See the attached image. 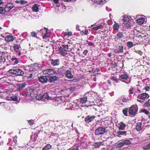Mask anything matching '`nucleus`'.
<instances>
[{"instance_id": "obj_16", "label": "nucleus", "mask_w": 150, "mask_h": 150, "mask_svg": "<svg viewBox=\"0 0 150 150\" xmlns=\"http://www.w3.org/2000/svg\"><path fill=\"white\" fill-rule=\"evenodd\" d=\"M57 80V77L55 76H52L49 77L48 81L50 83L54 82Z\"/></svg>"}, {"instance_id": "obj_19", "label": "nucleus", "mask_w": 150, "mask_h": 150, "mask_svg": "<svg viewBox=\"0 0 150 150\" xmlns=\"http://www.w3.org/2000/svg\"><path fill=\"white\" fill-rule=\"evenodd\" d=\"M38 7L37 4H34L32 7V9L33 11L37 12L38 11Z\"/></svg>"}, {"instance_id": "obj_51", "label": "nucleus", "mask_w": 150, "mask_h": 150, "mask_svg": "<svg viewBox=\"0 0 150 150\" xmlns=\"http://www.w3.org/2000/svg\"><path fill=\"white\" fill-rule=\"evenodd\" d=\"M28 122L29 123H31L30 125H32L33 124L34 122H32V120H30L28 121Z\"/></svg>"}, {"instance_id": "obj_5", "label": "nucleus", "mask_w": 150, "mask_h": 150, "mask_svg": "<svg viewBox=\"0 0 150 150\" xmlns=\"http://www.w3.org/2000/svg\"><path fill=\"white\" fill-rule=\"evenodd\" d=\"M123 23L127 27H129L131 25V24L129 21V18L125 17H124L123 18Z\"/></svg>"}, {"instance_id": "obj_26", "label": "nucleus", "mask_w": 150, "mask_h": 150, "mask_svg": "<svg viewBox=\"0 0 150 150\" xmlns=\"http://www.w3.org/2000/svg\"><path fill=\"white\" fill-rule=\"evenodd\" d=\"M124 146V142H119L117 143L116 146L117 148H120Z\"/></svg>"}, {"instance_id": "obj_44", "label": "nucleus", "mask_w": 150, "mask_h": 150, "mask_svg": "<svg viewBox=\"0 0 150 150\" xmlns=\"http://www.w3.org/2000/svg\"><path fill=\"white\" fill-rule=\"evenodd\" d=\"M88 33V30L87 29H86L85 30L84 35H87Z\"/></svg>"}, {"instance_id": "obj_42", "label": "nucleus", "mask_w": 150, "mask_h": 150, "mask_svg": "<svg viewBox=\"0 0 150 150\" xmlns=\"http://www.w3.org/2000/svg\"><path fill=\"white\" fill-rule=\"evenodd\" d=\"M111 79L115 81L116 82H117L118 81V80L117 79L114 77H112L111 78Z\"/></svg>"}, {"instance_id": "obj_36", "label": "nucleus", "mask_w": 150, "mask_h": 150, "mask_svg": "<svg viewBox=\"0 0 150 150\" xmlns=\"http://www.w3.org/2000/svg\"><path fill=\"white\" fill-rule=\"evenodd\" d=\"M64 35L65 36L68 35L69 36H71L72 34L71 32H68L64 33Z\"/></svg>"}, {"instance_id": "obj_30", "label": "nucleus", "mask_w": 150, "mask_h": 150, "mask_svg": "<svg viewBox=\"0 0 150 150\" xmlns=\"http://www.w3.org/2000/svg\"><path fill=\"white\" fill-rule=\"evenodd\" d=\"M123 142L124 144H125L126 145H129L131 144L130 141L129 139H125L123 140Z\"/></svg>"}, {"instance_id": "obj_15", "label": "nucleus", "mask_w": 150, "mask_h": 150, "mask_svg": "<svg viewBox=\"0 0 150 150\" xmlns=\"http://www.w3.org/2000/svg\"><path fill=\"white\" fill-rule=\"evenodd\" d=\"M14 39L13 37L11 35H7L5 38V40L8 42L13 41Z\"/></svg>"}, {"instance_id": "obj_46", "label": "nucleus", "mask_w": 150, "mask_h": 150, "mask_svg": "<svg viewBox=\"0 0 150 150\" xmlns=\"http://www.w3.org/2000/svg\"><path fill=\"white\" fill-rule=\"evenodd\" d=\"M132 88H130L129 89V93L130 94H132L133 93V91H132Z\"/></svg>"}, {"instance_id": "obj_10", "label": "nucleus", "mask_w": 150, "mask_h": 150, "mask_svg": "<svg viewBox=\"0 0 150 150\" xmlns=\"http://www.w3.org/2000/svg\"><path fill=\"white\" fill-rule=\"evenodd\" d=\"M50 61L51 64L54 66L58 65L59 64V61L58 59L56 60L51 59Z\"/></svg>"}, {"instance_id": "obj_9", "label": "nucleus", "mask_w": 150, "mask_h": 150, "mask_svg": "<svg viewBox=\"0 0 150 150\" xmlns=\"http://www.w3.org/2000/svg\"><path fill=\"white\" fill-rule=\"evenodd\" d=\"M43 72L45 74L49 75H51L55 74V71L54 69H51L45 70L43 71Z\"/></svg>"}, {"instance_id": "obj_52", "label": "nucleus", "mask_w": 150, "mask_h": 150, "mask_svg": "<svg viewBox=\"0 0 150 150\" xmlns=\"http://www.w3.org/2000/svg\"><path fill=\"white\" fill-rule=\"evenodd\" d=\"M12 99L14 100H17V98L16 96H14L13 98H12Z\"/></svg>"}, {"instance_id": "obj_40", "label": "nucleus", "mask_w": 150, "mask_h": 150, "mask_svg": "<svg viewBox=\"0 0 150 150\" xmlns=\"http://www.w3.org/2000/svg\"><path fill=\"white\" fill-rule=\"evenodd\" d=\"M49 34L47 33L45 34L43 36V38H45V39H46V38H48L49 36Z\"/></svg>"}, {"instance_id": "obj_45", "label": "nucleus", "mask_w": 150, "mask_h": 150, "mask_svg": "<svg viewBox=\"0 0 150 150\" xmlns=\"http://www.w3.org/2000/svg\"><path fill=\"white\" fill-rule=\"evenodd\" d=\"M87 42H88V44L89 45V46H93V44L92 42H88V41H87Z\"/></svg>"}, {"instance_id": "obj_32", "label": "nucleus", "mask_w": 150, "mask_h": 150, "mask_svg": "<svg viewBox=\"0 0 150 150\" xmlns=\"http://www.w3.org/2000/svg\"><path fill=\"white\" fill-rule=\"evenodd\" d=\"M127 46L129 48L132 47L133 46V43L132 42L130 41L128 42L127 43Z\"/></svg>"}, {"instance_id": "obj_22", "label": "nucleus", "mask_w": 150, "mask_h": 150, "mask_svg": "<svg viewBox=\"0 0 150 150\" xmlns=\"http://www.w3.org/2000/svg\"><path fill=\"white\" fill-rule=\"evenodd\" d=\"M52 146L49 144H47L42 149V150H48L51 149Z\"/></svg>"}, {"instance_id": "obj_50", "label": "nucleus", "mask_w": 150, "mask_h": 150, "mask_svg": "<svg viewBox=\"0 0 150 150\" xmlns=\"http://www.w3.org/2000/svg\"><path fill=\"white\" fill-rule=\"evenodd\" d=\"M150 88L149 86H147L145 88V89L146 90V91H149V89Z\"/></svg>"}, {"instance_id": "obj_38", "label": "nucleus", "mask_w": 150, "mask_h": 150, "mask_svg": "<svg viewBox=\"0 0 150 150\" xmlns=\"http://www.w3.org/2000/svg\"><path fill=\"white\" fill-rule=\"evenodd\" d=\"M31 36L33 37H37L36 33L35 32H32L31 33Z\"/></svg>"}, {"instance_id": "obj_53", "label": "nucleus", "mask_w": 150, "mask_h": 150, "mask_svg": "<svg viewBox=\"0 0 150 150\" xmlns=\"http://www.w3.org/2000/svg\"><path fill=\"white\" fill-rule=\"evenodd\" d=\"M145 106L148 107L150 106V105L149 103H146L145 104Z\"/></svg>"}, {"instance_id": "obj_57", "label": "nucleus", "mask_w": 150, "mask_h": 150, "mask_svg": "<svg viewBox=\"0 0 150 150\" xmlns=\"http://www.w3.org/2000/svg\"><path fill=\"white\" fill-rule=\"evenodd\" d=\"M140 36H142V35H140ZM142 38H145L146 37V35H145L143 36H142Z\"/></svg>"}, {"instance_id": "obj_63", "label": "nucleus", "mask_w": 150, "mask_h": 150, "mask_svg": "<svg viewBox=\"0 0 150 150\" xmlns=\"http://www.w3.org/2000/svg\"><path fill=\"white\" fill-rule=\"evenodd\" d=\"M73 87H71L70 88H69V89H70V90H71L73 89Z\"/></svg>"}, {"instance_id": "obj_56", "label": "nucleus", "mask_w": 150, "mask_h": 150, "mask_svg": "<svg viewBox=\"0 0 150 150\" xmlns=\"http://www.w3.org/2000/svg\"><path fill=\"white\" fill-rule=\"evenodd\" d=\"M4 3L3 2H1L0 3V6H3Z\"/></svg>"}, {"instance_id": "obj_64", "label": "nucleus", "mask_w": 150, "mask_h": 150, "mask_svg": "<svg viewBox=\"0 0 150 150\" xmlns=\"http://www.w3.org/2000/svg\"><path fill=\"white\" fill-rule=\"evenodd\" d=\"M76 30H80V29H79V28L76 27Z\"/></svg>"}, {"instance_id": "obj_43", "label": "nucleus", "mask_w": 150, "mask_h": 150, "mask_svg": "<svg viewBox=\"0 0 150 150\" xmlns=\"http://www.w3.org/2000/svg\"><path fill=\"white\" fill-rule=\"evenodd\" d=\"M4 12V10L3 7H0V13L3 14Z\"/></svg>"}, {"instance_id": "obj_1", "label": "nucleus", "mask_w": 150, "mask_h": 150, "mask_svg": "<svg viewBox=\"0 0 150 150\" xmlns=\"http://www.w3.org/2000/svg\"><path fill=\"white\" fill-rule=\"evenodd\" d=\"M9 72L10 73L14 74L16 76H22L24 73L22 69L19 68L10 69Z\"/></svg>"}, {"instance_id": "obj_6", "label": "nucleus", "mask_w": 150, "mask_h": 150, "mask_svg": "<svg viewBox=\"0 0 150 150\" xmlns=\"http://www.w3.org/2000/svg\"><path fill=\"white\" fill-rule=\"evenodd\" d=\"M149 96L146 93H144L142 94L139 95L137 98L141 100H145L149 98Z\"/></svg>"}, {"instance_id": "obj_60", "label": "nucleus", "mask_w": 150, "mask_h": 150, "mask_svg": "<svg viewBox=\"0 0 150 150\" xmlns=\"http://www.w3.org/2000/svg\"><path fill=\"white\" fill-rule=\"evenodd\" d=\"M33 76V75L32 74H30V76L28 77H30V78H31Z\"/></svg>"}, {"instance_id": "obj_25", "label": "nucleus", "mask_w": 150, "mask_h": 150, "mask_svg": "<svg viewBox=\"0 0 150 150\" xmlns=\"http://www.w3.org/2000/svg\"><path fill=\"white\" fill-rule=\"evenodd\" d=\"M87 101V98L86 97L84 98H82L80 99V103H81L83 104L86 103Z\"/></svg>"}, {"instance_id": "obj_41", "label": "nucleus", "mask_w": 150, "mask_h": 150, "mask_svg": "<svg viewBox=\"0 0 150 150\" xmlns=\"http://www.w3.org/2000/svg\"><path fill=\"white\" fill-rule=\"evenodd\" d=\"M142 112H144V113L146 115H148L149 113V112L148 111H147L145 109L143 110H142Z\"/></svg>"}, {"instance_id": "obj_4", "label": "nucleus", "mask_w": 150, "mask_h": 150, "mask_svg": "<svg viewBox=\"0 0 150 150\" xmlns=\"http://www.w3.org/2000/svg\"><path fill=\"white\" fill-rule=\"evenodd\" d=\"M105 132V129L102 127H98L95 131V134L96 135L103 134Z\"/></svg>"}, {"instance_id": "obj_33", "label": "nucleus", "mask_w": 150, "mask_h": 150, "mask_svg": "<svg viewBox=\"0 0 150 150\" xmlns=\"http://www.w3.org/2000/svg\"><path fill=\"white\" fill-rule=\"evenodd\" d=\"M49 97V96L48 93H46L43 96H42V99L45 98V99H44V100H47L48 99Z\"/></svg>"}, {"instance_id": "obj_49", "label": "nucleus", "mask_w": 150, "mask_h": 150, "mask_svg": "<svg viewBox=\"0 0 150 150\" xmlns=\"http://www.w3.org/2000/svg\"><path fill=\"white\" fill-rule=\"evenodd\" d=\"M88 53V51L87 50H84L83 52V54L84 55H86Z\"/></svg>"}, {"instance_id": "obj_62", "label": "nucleus", "mask_w": 150, "mask_h": 150, "mask_svg": "<svg viewBox=\"0 0 150 150\" xmlns=\"http://www.w3.org/2000/svg\"><path fill=\"white\" fill-rule=\"evenodd\" d=\"M21 53L20 52L18 53V56H20L21 55Z\"/></svg>"}, {"instance_id": "obj_2", "label": "nucleus", "mask_w": 150, "mask_h": 150, "mask_svg": "<svg viewBox=\"0 0 150 150\" xmlns=\"http://www.w3.org/2000/svg\"><path fill=\"white\" fill-rule=\"evenodd\" d=\"M129 76L125 74H123L121 75L120 77V79L122 82H124L127 84L129 83L131 81V79L128 80Z\"/></svg>"}, {"instance_id": "obj_29", "label": "nucleus", "mask_w": 150, "mask_h": 150, "mask_svg": "<svg viewBox=\"0 0 150 150\" xmlns=\"http://www.w3.org/2000/svg\"><path fill=\"white\" fill-rule=\"evenodd\" d=\"M123 52V46L122 45L119 46L118 50H117V52L118 53H122Z\"/></svg>"}, {"instance_id": "obj_48", "label": "nucleus", "mask_w": 150, "mask_h": 150, "mask_svg": "<svg viewBox=\"0 0 150 150\" xmlns=\"http://www.w3.org/2000/svg\"><path fill=\"white\" fill-rule=\"evenodd\" d=\"M142 148H143V149L144 150H146L148 149V148H147V146H146H146H143L142 147Z\"/></svg>"}, {"instance_id": "obj_34", "label": "nucleus", "mask_w": 150, "mask_h": 150, "mask_svg": "<svg viewBox=\"0 0 150 150\" xmlns=\"http://www.w3.org/2000/svg\"><path fill=\"white\" fill-rule=\"evenodd\" d=\"M123 112L124 115L126 116L127 115V112H128V109L127 108H125L124 109L122 110Z\"/></svg>"}, {"instance_id": "obj_21", "label": "nucleus", "mask_w": 150, "mask_h": 150, "mask_svg": "<svg viewBox=\"0 0 150 150\" xmlns=\"http://www.w3.org/2000/svg\"><path fill=\"white\" fill-rule=\"evenodd\" d=\"M93 1L98 4H103L105 1V0H94Z\"/></svg>"}, {"instance_id": "obj_11", "label": "nucleus", "mask_w": 150, "mask_h": 150, "mask_svg": "<svg viewBox=\"0 0 150 150\" xmlns=\"http://www.w3.org/2000/svg\"><path fill=\"white\" fill-rule=\"evenodd\" d=\"M135 128L137 131L142 130V123H137L135 126Z\"/></svg>"}, {"instance_id": "obj_35", "label": "nucleus", "mask_w": 150, "mask_h": 150, "mask_svg": "<svg viewBox=\"0 0 150 150\" xmlns=\"http://www.w3.org/2000/svg\"><path fill=\"white\" fill-rule=\"evenodd\" d=\"M101 145H102L101 142H98L95 144L94 146L95 147H99Z\"/></svg>"}, {"instance_id": "obj_61", "label": "nucleus", "mask_w": 150, "mask_h": 150, "mask_svg": "<svg viewBox=\"0 0 150 150\" xmlns=\"http://www.w3.org/2000/svg\"><path fill=\"white\" fill-rule=\"evenodd\" d=\"M71 150H79V149L77 148H76V149H72Z\"/></svg>"}, {"instance_id": "obj_58", "label": "nucleus", "mask_w": 150, "mask_h": 150, "mask_svg": "<svg viewBox=\"0 0 150 150\" xmlns=\"http://www.w3.org/2000/svg\"><path fill=\"white\" fill-rule=\"evenodd\" d=\"M65 48L67 49H68V45H66L65 46Z\"/></svg>"}, {"instance_id": "obj_55", "label": "nucleus", "mask_w": 150, "mask_h": 150, "mask_svg": "<svg viewBox=\"0 0 150 150\" xmlns=\"http://www.w3.org/2000/svg\"><path fill=\"white\" fill-rule=\"evenodd\" d=\"M20 1H16L15 2H16V3H17V4H19V3H20Z\"/></svg>"}, {"instance_id": "obj_3", "label": "nucleus", "mask_w": 150, "mask_h": 150, "mask_svg": "<svg viewBox=\"0 0 150 150\" xmlns=\"http://www.w3.org/2000/svg\"><path fill=\"white\" fill-rule=\"evenodd\" d=\"M137 111V105H133L129 108V113L132 115H135Z\"/></svg>"}, {"instance_id": "obj_7", "label": "nucleus", "mask_w": 150, "mask_h": 150, "mask_svg": "<svg viewBox=\"0 0 150 150\" xmlns=\"http://www.w3.org/2000/svg\"><path fill=\"white\" fill-rule=\"evenodd\" d=\"M38 79L39 81L43 84L46 83L48 81V79L46 76H42L39 77Z\"/></svg>"}, {"instance_id": "obj_54", "label": "nucleus", "mask_w": 150, "mask_h": 150, "mask_svg": "<svg viewBox=\"0 0 150 150\" xmlns=\"http://www.w3.org/2000/svg\"><path fill=\"white\" fill-rule=\"evenodd\" d=\"M146 146H147V148L148 149L150 148V143L146 145Z\"/></svg>"}, {"instance_id": "obj_12", "label": "nucleus", "mask_w": 150, "mask_h": 150, "mask_svg": "<svg viewBox=\"0 0 150 150\" xmlns=\"http://www.w3.org/2000/svg\"><path fill=\"white\" fill-rule=\"evenodd\" d=\"M13 6L12 4H8L4 9V11L5 12L9 11L13 8Z\"/></svg>"}, {"instance_id": "obj_8", "label": "nucleus", "mask_w": 150, "mask_h": 150, "mask_svg": "<svg viewBox=\"0 0 150 150\" xmlns=\"http://www.w3.org/2000/svg\"><path fill=\"white\" fill-rule=\"evenodd\" d=\"M95 118V116H94L88 115L85 118V121L86 123H89L93 121Z\"/></svg>"}, {"instance_id": "obj_20", "label": "nucleus", "mask_w": 150, "mask_h": 150, "mask_svg": "<svg viewBox=\"0 0 150 150\" xmlns=\"http://www.w3.org/2000/svg\"><path fill=\"white\" fill-rule=\"evenodd\" d=\"M26 85V84L25 83L20 84L18 87L17 89V90L19 91H21L22 89L25 87Z\"/></svg>"}, {"instance_id": "obj_39", "label": "nucleus", "mask_w": 150, "mask_h": 150, "mask_svg": "<svg viewBox=\"0 0 150 150\" xmlns=\"http://www.w3.org/2000/svg\"><path fill=\"white\" fill-rule=\"evenodd\" d=\"M27 3V2L23 0H21L20 1V4H21L24 5L26 4Z\"/></svg>"}, {"instance_id": "obj_14", "label": "nucleus", "mask_w": 150, "mask_h": 150, "mask_svg": "<svg viewBox=\"0 0 150 150\" xmlns=\"http://www.w3.org/2000/svg\"><path fill=\"white\" fill-rule=\"evenodd\" d=\"M120 126L118 127V128L120 130H124L126 127V125L122 122H121L119 123Z\"/></svg>"}, {"instance_id": "obj_28", "label": "nucleus", "mask_w": 150, "mask_h": 150, "mask_svg": "<svg viewBox=\"0 0 150 150\" xmlns=\"http://www.w3.org/2000/svg\"><path fill=\"white\" fill-rule=\"evenodd\" d=\"M117 134L118 135H126V132L125 131H118L117 132Z\"/></svg>"}, {"instance_id": "obj_27", "label": "nucleus", "mask_w": 150, "mask_h": 150, "mask_svg": "<svg viewBox=\"0 0 150 150\" xmlns=\"http://www.w3.org/2000/svg\"><path fill=\"white\" fill-rule=\"evenodd\" d=\"M122 100V101L124 102L127 103L128 101L130 100L128 98V97L127 98L125 97H122L121 98Z\"/></svg>"}, {"instance_id": "obj_24", "label": "nucleus", "mask_w": 150, "mask_h": 150, "mask_svg": "<svg viewBox=\"0 0 150 150\" xmlns=\"http://www.w3.org/2000/svg\"><path fill=\"white\" fill-rule=\"evenodd\" d=\"M103 27V26L101 24H100L98 26L93 27V29L94 30H97Z\"/></svg>"}, {"instance_id": "obj_59", "label": "nucleus", "mask_w": 150, "mask_h": 150, "mask_svg": "<svg viewBox=\"0 0 150 150\" xmlns=\"http://www.w3.org/2000/svg\"><path fill=\"white\" fill-rule=\"evenodd\" d=\"M108 84H110V86L111 85V83L109 80H108Z\"/></svg>"}, {"instance_id": "obj_31", "label": "nucleus", "mask_w": 150, "mask_h": 150, "mask_svg": "<svg viewBox=\"0 0 150 150\" xmlns=\"http://www.w3.org/2000/svg\"><path fill=\"white\" fill-rule=\"evenodd\" d=\"M113 28L114 30H117L119 29V26L118 23H116L113 26Z\"/></svg>"}, {"instance_id": "obj_37", "label": "nucleus", "mask_w": 150, "mask_h": 150, "mask_svg": "<svg viewBox=\"0 0 150 150\" xmlns=\"http://www.w3.org/2000/svg\"><path fill=\"white\" fill-rule=\"evenodd\" d=\"M11 60L12 61H15L14 64H17L18 62V59L16 58H12Z\"/></svg>"}, {"instance_id": "obj_18", "label": "nucleus", "mask_w": 150, "mask_h": 150, "mask_svg": "<svg viewBox=\"0 0 150 150\" xmlns=\"http://www.w3.org/2000/svg\"><path fill=\"white\" fill-rule=\"evenodd\" d=\"M137 23L139 25H141L143 24L145 21V19L144 18H142L137 20Z\"/></svg>"}, {"instance_id": "obj_47", "label": "nucleus", "mask_w": 150, "mask_h": 150, "mask_svg": "<svg viewBox=\"0 0 150 150\" xmlns=\"http://www.w3.org/2000/svg\"><path fill=\"white\" fill-rule=\"evenodd\" d=\"M59 0H53V1L55 3L57 4L59 3Z\"/></svg>"}, {"instance_id": "obj_13", "label": "nucleus", "mask_w": 150, "mask_h": 150, "mask_svg": "<svg viewBox=\"0 0 150 150\" xmlns=\"http://www.w3.org/2000/svg\"><path fill=\"white\" fill-rule=\"evenodd\" d=\"M124 37L123 34L122 32L118 33L116 35V37L115 38V41H117L118 39H121Z\"/></svg>"}, {"instance_id": "obj_17", "label": "nucleus", "mask_w": 150, "mask_h": 150, "mask_svg": "<svg viewBox=\"0 0 150 150\" xmlns=\"http://www.w3.org/2000/svg\"><path fill=\"white\" fill-rule=\"evenodd\" d=\"M65 76L69 79H71L73 77V75L71 74V72L69 70H67L66 71Z\"/></svg>"}, {"instance_id": "obj_23", "label": "nucleus", "mask_w": 150, "mask_h": 150, "mask_svg": "<svg viewBox=\"0 0 150 150\" xmlns=\"http://www.w3.org/2000/svg\"><path fill=\"white\" fill-rule=\"evenodd\" d=\"M13 47L15 51L16 52H17L18 50L19 49L20 47V46L19 45L16 44L13 46Z\"/></svg>"}]
</instances>
